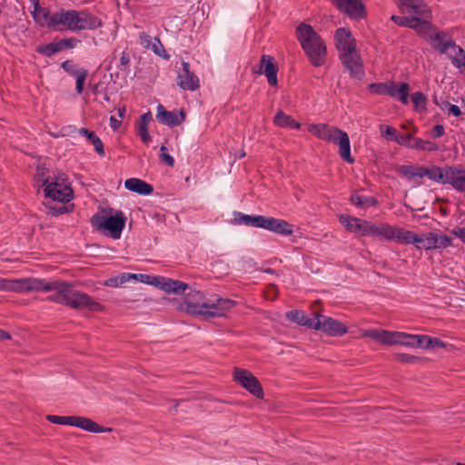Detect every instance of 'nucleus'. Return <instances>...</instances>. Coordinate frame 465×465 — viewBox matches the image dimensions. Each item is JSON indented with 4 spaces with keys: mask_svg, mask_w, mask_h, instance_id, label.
Returning <instances> with one entry per match:
<instances>
[{
    "mask_svg": "<svg viewBox=\"0 0 465 465\" xmlns=\"http://www.w3.org/2000/svg\"><path fill=\"white\" fill-rule=\"evenodd\" d=\"M261 216L262 215L244 214L240 212L234 213V219L238 223L245 224L255 228H259Z\"/></svg>",
    "mask_w": 465,
    "mask_h": 465,
    "instance_id": "nucleus-36",
    "label": "nucleus"
},
{
    "mask_svg": "<svg viewBox=\"0 0 465 465\" xmlns=\"http://www.w3.org/2000/svg\"><path fill=\"white\" fill-rule=\"evenodd\" d=\"M275 125L282 128L299 130L301 124L295 121L292 116L284 114L282 110L278 111L273 118Z\"/></svg>",
    "mask_w": 465,
    "mask_h": 465,
    "instance_id": "nucleus-31",
    "label": "nucleus"
},
{
    "mask_svg": "<svg viewBox=\"0 0 465 465\" xmlns=\"http://www.w3.org/2000/svg\"><path fill=\"white\" fill-rule=\"evenodd\" d=\"M8 288H5L4 290H10L16 292H28V284L27 278L9 282L7 281Z\"/></svg>",
    "mask_w": 465,
    "mask_h": 465,
    "instance_id": "nucleus-42",
    "label": "nucleus"
},
{
    "mask_svg": "<svg viewBox=\"0 0 465 465\" xmlns=\"http://www.w3.org/2000/svg\"><path fill=\"white\" fill-rule=\"evenodd\" d=\"M434 48L438 49L440 54H446L449 49H452L455 53L454 56L449 55L453 65L459 69L465 65V51L460 45H458L452 39L445 40Z\"/></svg>",
    "mask_w": 465,
    "mask_h": 465,
    "instance_id": "nucleus-19",
    "label": "nucleus"
},
{
    "mask_svg": "<svg viewBox=\"0 0 465 465\" xmlns=\"http://www.w3.org/2000/svg\"><path fill=\"white\" fill-rule=\"evenodd\" d=\"M31 14L35 21L41 26H47L48 28L52 29L51 18L53 13H51L47 8L40 6V8L33 10Z\"/></svg>",
    "mask_w": 465,
    "mask_h": 465,
    "instance_id": "nucleus-33",
    "label": "nucleus"
},
{
    "mask_svg": "<svg viewBox=\"0 0 465 465\" xmlns=\"http://www.w3.org/2000/svg\"><path fill=\"white\" fill-rule=\"evenodd\" d=\"M156 119L162 124L175 127L185 120V113L183 110H181L179 115H177L175 112L167 111L163 104H159L157 105Z\"/></svg>",
    "mask_w": 465,
    "mask_h": 465,
    "instance_id": "nucleus-21",
    "label": "nucleus"
},
{
    "mask_svg": "<svg viewBox=\"0 0 465 465\" xmlns=\"http://www.w3.org/2000/svg\"><path fill=\"white\" fill-rule=\"evenodd\" d=\"M314 330L322 331L329 336H342L348 332L347 326L341 322L329 316L317 314Z\"/></svg>",
    "mask_w": 465,
    "mask_h": 465,
    "instance_id": "nucleus-10",
    "label": "nucleus"
},
{
    "mask_svg": "<svg viewBox=\"0 0 465 465\" xmlns=\"http://www.w3.org/2000/svg\"><path fill=\"white\" fill-rule=\"evenodd\" d=\"M295 36L312 65L320 67L326 63L325 42L311 25L304 22L298 25L295 28Z\"/></svg>",
    "mask_w": 465,
    "mask_h": 465,
    "instance_id": "nucleus-2",
    "label": "nucleus"
},
{
    "mask_svg": "<svg viewBox=\"0 0 465 465\" xmlns=\"http://www.w3.org/2000/svg\"><path fill=\"white\" fill-rule=\"evenodd\" d=\"M399 174L408 178L409 180L413 179L414 166L412 165H401L398 169Z\"/></svg>",
    "mask_w": 465,
    "mask_h": 465,
    "instance_id": "nucleus-57",
    "label": "nucleus"
},
{
    "mask_svg": "<svg viewBox=\"0 0 465 465\" xmlns=\"http://www.w3.org/2000/svg\"><path fill=\"white\" fill-rule=\"evenodd\" d=\"M414 139L415 138L411 134H398L395 138V142L399 144L405 145L408 148L412 149Z\"/></svg>",
    "mask_w": 465,
    "mask_h": 465,
    "instance_id": "nucleus-52",
    "label": "nucleus"
},
{
    "mask_svg": "<svg viewBox=\"0 0 465 465\" xmlns=\"http://www.w3.org/2000/svg\"><path fill=\"white\" fill-rule=\"evenodd\" d=\"M159 277L160 276L139 273L138 281L157 287L158 283L160 282Z\"/></svg>",
    "mask_w": 465,
    "mask_h": 465,
    "instance_id": "nucleus-54",
    "label": "nucleus"
},
{
    "mask_svg": "<svg viewBox=\"0 0 465 465\" xmlns=\"http://www.w3.org/2000/svg\"><path fill=\"white\" fill-rule=\"evenodd\" d=\"M233 379L256 398L262 399L264 397L261 382L250 371L236 367L233 370Z\"/></svg>",
    "mask_w": 465,
    "mask_h": 465,
    "instance_id": "nucleus-6",
    "label": "nucleus"
},
{
    "mask_svg": "<svg viewBox=\"0 0 465 465\" xmlns=\"http://www.w3.org/2000/svg\"><path fill=\"white\" fill-rule=\"evenodd\" d=\"M450 166H445V167H439V166H432L430 168H428L427 167V177L431 180V181H434V182H437V183H442V184H447L448 182H447V177L445 176L446 175V173H447V170H449Z\"/></svg>",
    "mask_w": 465,
    "mask_h": 465,
    "instance_id": "nucleus-34",
    "label": "nucleus"
},
{
    "mask_svg": "<svg viewBox=\"0 0 465 465\" xmlns=\"http://www.w3.org/2000/svg\"><path fill=\"white\" fill-rule=\"evenodd\" d=\"M432 232H429L422 234H418V242H415V247L418 250L430 251L432 250L431 243Z\"/></svg>",
    "mask_w": 465,
    "mask_h": 465,
    "instance_id": "nucleus-40",
    "label": "nucleus"
},
{
    "mask_svg": "<svg viewBox=\"0 0 465 465\" xmlns=\"http://www.w3.org/2000/svg\"><path fill=\"white\" fill-rule=\"evenodd\" d=\"M397 232V227L392 226L389 223L376 224L372 223L370 236L378 237L380 239H385L388 241H395Z\"/></svg>",
    "mask_w": 465,
    "mask_h": 465,
    "instance_id": "nucleus-25",
    "label": "nucleus"
},
{
    "mask_svg": "<svg viewBox=\"0 0 465 465\" xmlns=\"http://www.w3.org/2000/svg\"><path fill=\"white\" fill-rule=\"evenodd\" d=\"M448 184L459 193H465V168L460 165L450 166L446 175Z\"/></svg>",
    "mask_w": 465,
    "mask_h": 465,
    "instance_id": "nucleus-22",
    "label": "nucleus"
},
{
    "mask_svg": "<svg viewBox=\"0 0 465 465\" xmlns=\"http://www.w3.org/2000/svg\"><path fill=\"white\" fill-rule=\"evenodd\" d=\"M432 250L445 249L452 244V239L448 235H440L432 232L431 235Z\"/></svg>",
    "mask_w": 465,
    "mask_h": 465,
    "instance_id": "nucleus-38",
    "label": "nucleus"
},
{
    "mask_svg": "<svg viewBox=\"0 0 465 465\" xmlns=\"http://www.w3.org/2000/svg\"><path fill=\"white\" fill-rule=\"evenodd\" d=\"M177 84L184 91H196L200 87V81L198 76L190 71V64L183 62L182 71L178 74Z\"/></svg>",
    "mask_w": 465,
    "mask_h": 465,
    "instance_id": "nucleus-18",
    "label": "nucleus"
},
{
    "mask_svg": "<svg viewBox=\"0 0 465 465\" xmlns=\"http://www.w3.org/2000/svg\"><path fill=\"white\" fill-rule=\"evenodd\" d=\"M76 10L60 9L53 13L51 18V25L54 31L69 30L74 32Z\"/></svg>",
    "mask_w": 465,
    "mask_h": 465,
    "instance_id": "nucleus-13",
    "label": "nucleus"
},
{
    "mask_svg": "<svg viewBox=\"0 0 465 465\" xmlns=\"http://www.w3.org/2000/svg\"><path fill=\"white\" fill-rule=\"evenodd\" d=\"M61 67L71 76H75L82 72V68H78L73 60L67 59L61 64Z\"/></svg>",
    "mask_w": 465,
    "mask_h": 465,
    "instance_id": "nucleus-49",
    "label": "nucleus"
},
{
    "mask_svg": "<svg viewBox=\"0 0 465 465\" xmlns=\"http://www.w3.org/2000/svg\"><path fill=\"white\" fill-rule=\"evenodd\" d=\"M395 241L399 243L414 244L418 242V234L403 228H397Z\"/></svg>",
    "mask_w": 465,
    "mask_h": 465,
    "instance_id": "nucleus-35",
    "label": "nucleus"
},
{
    "mask_svg": "<svg viewBox=\"0 0 465 465\" xmlns=\"http://www.w3.org/2000/svg\"><path fill=\"white\" fill-rule=\"evenodd\" d=\"M73 426L93 433L112 431L111 428L100 426L93 420L82 416H74Z\"/></svg>",
    "mask_w": 465,
    "mask_h": 465,
    "instance_id": "nucleus-27",
    "label": "nucleus"
},
{
    "mask_svg": "<svg viewBox=\"0 0 465 465\" xmlns=\"http://www.w3.org/2000/svg\"><path fill=\"white\" fill-rule=\"evenodd\" d=\"M395 357L401 363H416L420 361L419 357L407 353H397Z\"/></svg>",
    "mask_w": 465,
    "mask_h": 465,
    "instance_id": "nucleus-55",
    "label": "nucleus"
},
{
    "mask_svg": "<svg viewBox=\"0 0 465 465\" xmlns=\"http://www.w3.org/2000/svg\"><path fill=\"white\" fill-rule=\"evenodd\" d=\"M411 100L415 110H426L428 99L421 92H415L411 95Z\"/></svg>",
    "mask_w": 465,
    "mask_h": 465,
    "instance_id": "nucleus-44",
    "label": "nucleus"
},
{
    "mask_svg": "<svg viewBox=\"0 0 465 465\" xmlns=\"http://www.w3.org/2000/svg\"><path fill=\"white\" fill-rule=\"evenodd\" d=\"M28 292H54L47 296L45 301L62 304L64 306L90 312H103L104 306L94 301L89 294L74 290L75 283L73 282L27 278Z\"/></svg>",
    "mask_w": 465,
    "mask_h": 465,
    "instance_id": "nucleus-1",
    "label": "nucleus"
},
{
    "mask_svg": "<svg viewBox=\"0 0 465 465\" xmlns=\"http://www.w3.org/2000/svg\"><path fill=\"white\" fill-rule=\"evenodd\" d=\"M309 132L312 133L317 138L331 142L334 144H341V137H345L348 134L336 126L326 124H312L309 126Z\"/></svg>",
    "mask_w": 465,
    "mask_h": 465,
    "instance_id": "nucleus-9",
    "label": "nucleus"
},
{
    "mask_svg": "<svg viewBox=\"0 0 465 465\" xmlns=\"http://www.w3.org/2000/svg\"><path fill=\"white\" fill-rule=\"evenodd\" d=\"M401 9L406 8L409 13L426 18L430 17L431 12L423 0H396Z\"/></svg>",
    "mask_w": 465,
    "mask_h": 465,
    "instance_id": "nucleus-23",
    "label": "nucleus"
},
{
    "mask_svg": "<svg viewBox=\"0 0 465 465\" xmlns=\"http://www.w3.org/2000/svg\"><path fill=\"white\" fill-rule=\"evenodd\" d=\"M48 208L49 213L54 216H57L67 212V209L64 204L59 206H57V204L49 205Z\"/></svg>",
    "mask_w": 465,
    "mask_h": 465,
    "instance_id": "nucleus-59",
    "label": "nucleus"
},
{
    "mask_svg": "<svg viewBox=\"0 0 465 465\" xmlns=\"http://www.w3.org/2000/svg\"><path fill=\"white\" fill-rule=\"evenodd\" d=\"M426 346L427 349L435 347L443 348L445 347V343L439 338H433L429 336V338L427 339Z\"/></svg>",
    "mask_w": 465,
    "mask_h": 465,
    "instance_id": "nucleus-58",
    "label": "nucleus"
},
{
    "mask_svg": "<svg viewBox=\"0 0 465 465\" xmlns=\"http://www.w3.org/2000/svg\"><path fill=\"white\" fill-rule=\"evenodd\" d=\"M412 149L420 151L435 152L439 150V146L434 142L423 140L421 138H415Z\"/></svg>",
    "mask_w": 465,
    "mask_h": 465,
    "instance_id": "nucleus-39",
    "label": "nucleus"
},
{
    "mask_svg": "<svg viewBox=\"0 0 465 465\" xmlns=\"http://www.w3.org/2000/svg\"><path fill=\"white\" fill-rule=\"evenodd\" d=\"M278 65L274 58L269 54H262L260 59V66L257 73L264 74L267 77L268 84L271 86H276L278 84L277 74Z\"/></svg>",
    "mask_w": 465,
    "mask_h": 465,
    "instance_id": "nucleus-20",
    "label": "nucleus"
},
{
    "mask_svg": "<svg viewBox=\"0 0 465 465\" xmlns=\"http://www.w3.org/2000/svg\"><path fill=\"white\" fill-rule=\"evenodd\" d=\"M416 335L382 329H369L362 331V337L371 338L384 345L400 344L412 348L415 347Z\"/></svg>",
    "mask_w": 465,
    "mask_h": 465,
    "instance_id": "nucleus-5",
    "label": "nucleus"
},
{
    "mask_svg": "<svg viewBox=\"0 0 465 465\" xmlns=\"http://www.w3.org/2000/svg\"><path fill=\"white\" fill-rule=\"evenodd\" d=\"M124 187L141 195H149L153 192V185L138 178L127 179L124 182Z\"/></svg>",
    "mask_w": 465,
    "mask_h": 465,
    "instance_id": "nucleus-28",
    "label": "nucleus"
},
{
    "mask_svg": "<svg viewBox=\"0 0 465 465\" xmlns=\"http://www.w3.org/2000/svg\"><path fill=\"white\" fill-rule=\"evenodd\" d=\"M384 134L387 139L394 141V142H395V138L398 135L397 130L394 127L389 126V125L385 127Z\"/></svg>",
    "mask_w": 465,
    "mask_h": 465,
    "instance_id": "nucleus-62",
    "label": "nucleus"
},
{
    "mask_svg": "<svg viewBox=\"0 0 465 465\" xmlns=\"http://www.w3.org/2000/svg\"><path fill=\"white\" fill-rule=\"evenodd\" d=\"M422 16L418 15V21L415 23V27L412 29L415 30L418 35L430 42L438 43V45L441 42H444V38L447 34L445 31L438 30L429 20L421 18Z\"/></svg>",
    "mask_w": 465,
    "mask_h": 465,
    "instance_id": "nucleus-11",
    "label": "nucleus"
},
{
    "mask_svg": "<svg viewBox=\"0 0 465 465\" xmlns=\"http://www.w3.org/2000/svg\"><path fill=\"white\" fill-rule=\"evenodd\" d=\"M444 127L441 124H436L431 131V136L433 138H440L444 134Z\"/></svg>",
    "mask_w": 465,
    "mask_h": 465,
    "instance_id": "nucleus-64",
    "label": "nucleus"
},
{
    "mask_svg": "<svg viewBox=\"0 0 465 465\" xmlns=\"http://www.w3.org/2000/svg\"><path fill=\"white\" fill-rule=\"evenodd\" d=\"M416 340H415V347L414 348H423V349H427V346H426V342H427V339L429 338L428 335H416Z\"/></svg>",
    "mask_w": 465,
    "mask_h": 465,
    "instance_id": "nucleus-61",
    "label": "nucleus"
},
{
    "mask_svg": "<svg viewBox=\"0 0 465 465\" xmlns=\"http://www.w3.org/2000/svg\"><path fill=\"white\" fill-rule=\"evenodd\" d=\"M43 186H45L44 192L46 197L52 199L54 202L64 203H68L73 199V190L70 186L60 183L54 179L49 182L48 179L44 181Z\"/></svg>",
    "mask_w": 465,
    "mask_h": 465,
    "instance_id": "nucleus-7",
    "label": "nucleus"
},
{
    "mask_svg": "<svg viewBox=\"0 0 465 465\" xmlns=\"http://www.w3.org/2000/svg\"><path fill=\"white\" fill-rule=\"evenodd\" d=\"M36 52L46 57H51L52 55L59 53L55 41L50 44L38 45Z\"/></svg>",
    "mask_w": 465,
    "mask_h": 465,
    "instance_id": "nucleus-45",
    "label": "nucleus"
},
{
    "mask_svg": "<svg viewBox=\"0 0 465 465\" xmlns=\"http://www.w3.org/2000/svg\"><path fill=\"white\" fill-rule=\"evenodd\" d=\"M235 302L231 299L221 298L214 295L201 303L185 302L183 310L191 315L200 316L204 320L220 318L232 309Z\"/></svg>",
    "mask_w": 465,
    "mask_h": 465,
    "instance_id": "nucleus-3",
    "label": "nucleus"
},
{
    "mask_svg": "<svg viewBox=\"0 0 465 465\" xmlns=\"http://www.w3.org/2000/svg\"><path fill=\"white\" fill-rule=\"evenodd\" d=\"M351 203L358 208L368 209L372 206H377L379 201L373 196H364L358 193H352L350 197Z\"/></svg>",
    "mask_w": 465,
    "mask_h": 465,
    "instance_id": "nucleus-32",
    "label": "nucleus"
},
{
    "mask_svg": "<svg viewBox=\"0 0 465 465\" xmlns=\"http://www.w3.org/2000/svg\"><path fill=\"white\" fill-rule=\"evenodd\" d=\"M391 20L393 21L399 26L408 27V28L412 29L413 27H415L414 24L417 23V21H418V15L408 17V16H400V15H393L391 17Z\"/></svg>",
    "mask_w": 465,
    "mask_h": 465,
    "instance_id": "nucleus-41",
    "label": "nucleus"
},
{
    "mask_svg": "<svg viewBox=\"0 0 465 465\" xmlns=\"http://www.w3.org/2000/svg\"><path fill=\"white\" fill-rule=\"evenodd\" d=\"M88 70L82 67V72H80V74L74 76L76 79L75 90L78 94H81L83 93L84 82L86 80Z\"/></svg>",
    "mask_w": 465,
    "mask_h": 465,
    "instance_id": "nucleus-50",
    "label": "nucleus"
},
{
    "mask_svg": "<svg viewBox=\"0 0 465 465\" xmlns=\"http://www.w3.org/2000/svg\"><path fill=\"white\" fill-rule=\"evenodd\" d=\"M339 59L345 69L350 73L351 77L359 80L364 77L365 71L363 61L359 50L350 54H340Z\"/></svg>",
    "mask_w": 465,
    "mask_h": 465,
    "instance_id": "nucleus-12",
    "label": "nucleus"
},
{
    "mask_svg": "<svg viewBox=\"0 0 465 465\" xmlns=\"http://www.w3.org/2000/svg\"><path fill=\"white\" fill-rule=\"evenodd\" d=\"M74 418V416L47 415L46 420L54 424L73 426Z\"/></svg>",
    "mask_w": 465,
    "mask_h": 465,
    "instance_id": "nucleus-47",
    "label": "nucleus"
},
{
    "mask_svg": "<svg viewBox=\"0 0 465 465\" xmlns=\"http://www.w3.org/2000/svg\"><path fill=\"white\" fill-rule=\"evenodd\" d=\"M390 85L391 81L385 83H373L369 84L368 89L372 94L384 95L388 94Z\"/></svg>",
    "mask_w": 465,
    "mask_h": 465,
    "instance_id": "nucleus-43",
    "label": "nucleus"
},
{
    "mask_svg": "<svg viewBox=\"0 0 465 465\" xmlns=\"http://www.w3.org/2000/svg\"><path fill=\"white\" fill-rule=\"evenodd\" d=\"M158 288L168 293L182 294L189 289V285L179 280H173L163 276L159 277Z\"/></svg>",
    "mask_w": 465,
    "mask_h": 465,
    "instance_id": "nucleus-24",
    "label": "nucleus"
},
{
    "mask_svg": "<svg viewBox=\"0 0 465 465\" xmlns=\"http://www.w3.org/2000/svg\"><path fill=\"white\" fill-rule=\"evenodd\" d=\"M154 54L161 57L168 58L169 55L166 54L163 45L160 39L155 37L154 42L150 45Z\"/></svg>",
    "mask_w": 465,
    "mask_h": 465,
    "instance_id": "nucleus-53",
    "label": "nucleus"
},
{
    "mask_svg": "<svg viewBox=\"0 0 465 465\" xmlns=\"http://www.w3.org/2000/svg\"><path fill=\"white\" fill-rule=\"evenodd\" d=\"M451 233L460 239L465 243V228L456 226L451 230Z\"/></svg>",
    "mask_w": 465,
    "mask_h": 465,
    "instance_id": "nucleus-63",
    "label": "nucleus"
},
{
    "mask_svg": "<svg viewBox=\"0 0 465 465\" xmlns=\"http://www.w3.org/2000/svg\"><path fill=\"white\" fill-rule=\"evenodd\" d=\"M102 211L105 215L94 213L91 217L90 223L92 226L114 240L120 239L126 223L124 213L120 210L114 211L110 207Z\"/></svg>",
    "mask_w": 465,
    "mask_h": 465,
    "instance_id": "nucleus-4",
    "label": "nucleus"
},
{
    "mask_svg": "<svg viewBox=\"0 0 465 465\" xmlns=\"http://www.w3.org/2000/svg\"><path fill=\"white\" fill-rule=\"evenodd\" d=\"M139 39L140 44L145 48H149L150 45L153 44L152 37L145 32H142L139 34Z\"/></svg>",
    "mask_w": 465,
    "mask_h": 465,
    "instance_id": "nucleus-60",
    "label": "nucleus"
},
{
    "mask_svg": "<svg viewBox=\"0 0 465 465\" xmlns=\"http://www.w3.org/2000/svg\"><path fill=\"white\" fill-rule=\"evenodd\" d=\"M409 84L404 82L396 83L394 81H391V85L388 92V95L391 97L397 99L403 104H407L409 103Z\"/></svg>",
    "mask_w": 465,
    "mask_h": 465,
    "instance_id": "nucleus-26",
    "label": "nucleus"
},
{
    "mask_svg": "<svg viewBox=\"0 0 465 465\" xmlns=\"http://www.w3.org/2000/svg\"><path fill=\"white\" fill-rule=\"evenodd\" d=\"M130 64L131 59L129 54L126 52H122L117 68L127 74L130 72Z\"/></svg>",
    "mask_w": 465,
    "mask_h": 465,
    "instance_id": "nucleus-51",
    "label": "nucleus"
},
{
    "mask_svg": "<svg viewBox=\"0 0 465 465\" xmlns=\"http://www.w3.org/2000/svg\"><path fill=\"white\" fill-rule=\"evenodd\" d=\"M104 25L101 18L94 14L82 10L75 12L74 32L83 30H95Z\"/></svg>",
    "mask_w": 465,
    "mask_h": 465,
    "instance_id": "nucleus-16",
    "label": "nucleus"
},
{
    "mask_svg": "<svg viewBox=\"0 0 465 465\" xmlns=\"http://www.w3.org/2000/svg\"><path fill=\"white\" fill-rule=\"evenodd\" d=\"M332 5L351 20H361L367 16L362 0H331Z\"/></svg>",
    "mask_w": 465,
    "mask_h": 465,
    "instance_id": "nucleus-8",
    "label": "nucleus"
},
{
    "mask_svg": "<svg viewBox=\"0 0 465 465\" xmlns=\"http://www.w3.org/2000/svg\"><path fill=\"white\" fill-rule=\"evenodd\" d=\"M90 143L94 145V151L101 156L104 157L105 155L104 143L101 141V139L98 137V135L94 133H93L89 138L87 139Z\"/></svg>",
    "mask_w": 465,
    "mask_h": 465,
    "instance_id": "nucleus-48",
    "label": "nucleus"
},
{
    "mask_svg": "<svg viewBox=\"0 0 465 465\" xmlns=\"http://www.w3.org/2000/svg\"><path fill=\"white\" fill-rule=\"evenodd\" d=\"M152 120L153 116L151 112H147L142 114L140 117L137 134L144 144H148L151 142V136L148 131V124Z\"/></svg>",
    "mask_w": 465,
    "mask_h": 465,
    "instance_id": "nucleus-30",
    "label": "nucleus"
},
{
    "mask_svg": "<svg viewBox=\"0 0 465 465\" xmlns=\"http://www.w3.org/2000/svg\"><path fill=\"white\" fill-rule=\"evenodd\" d=\"M57 45L58 51H64L65 49H73L77 46L78 44L81 43V40L75 37L63 38L58 41H55Z\"/></svg>",
    "mask_w": 465,
    "mask_h": 465,
    "instance_id": "nucleus-46",
    "label": "nucleus"
},
{
    "mask_svg": "<svg viewBox=\"0 0 465 465\" xmlns=\"http://www.w3.org/2000/svg\"><path fill=\"white\" fill-rule=\"evenodd\" d=\"M286 316L292 322L314 330L315 322L317 321V314L313 318L308 317L304 312L300 310H292L287 312Z\"/></svg>",
    "mask_w": 465,
    "mask_h": 465,
    "instance_id": "nucleus-29",
    "label": "nucleus"
},
{
    "mask_svg": "<svg viewBox=\"0 0 465 465\" xmlns=\"http://www.w3.org/2000/svg\"><path fill=\"white\" fill-rule=\"evenodd\" d=\"M339 221L347 231L358 232L361 236H370L372 222L343 214L340 216Z\"/></svg>",
    "mask_w": 465,
    "mask_h": 465,
    "instance_id": "nucleus-17",
    "label": "nucleus"
},
{
    "mask_svg": "<svg viewBox=\"0 0 465 465\" xmlns=\"http://www.w3.org/2000/svg\"><path fill=\"white\" fill-rule=\"evenodd\" d=\"M259 228L284 236L293 233V225L287 221L264 215L261 216Z\"/></svg>",
    "mask_w": 465,
    "mask_h": 465,
    "instance_id": "nucleus-14",
    "label": "nucleus"
},
{
    "mask_svg": "<svg viewBox=\"0 0 465 465\" xmlns=\"http://www.w3.org/2000/svg\"><path fill=\"white\" fill-rule=\"evenodd\" d=\"M335 47L340 54H350L357 51L356 40L350 29L345 27L338 28L334 33Z\"/></svg>",
    "mask_w": 465,
    "mask_h": 465,
    "instance_id": "nucleus-15",
    "label": "nucleus"
},
{
    "mask_svg": "<svg viewBox=\"0 0 465 465\" xmlns=\"http://www.w3.org/2000/svg\"><path fill=\"white\" fill-rule=\"evenodd\" d=\"M340 140L341 144L339 145V154L341 158L349 163H354V158L351 154V143L349 135H346L345 137L341 136Z\"/></svg>",
    "mask_w": 465,
    "mask_h": 465,
    "instance_id": "nucleus-37",
    "label": "nucleus"
},
{
    "mask_svg": "<svg viewBox=\"0 0 465 465\" xmlns=\"http://www.w3.org/2000/svg\"><path fill=\"white\" fill-rule=\"evenodd\" d=\"M160 151V159L163 162H164L169 167H173L175 161L173 157L166 152L167 148L164 145H162Z\"/></svg>",
    "mask_w": 465,
    "mask_h": 465,
    "instance_id": "nucleus-56",
    "label": "nucleus"
}]
</instances>
